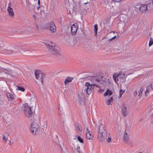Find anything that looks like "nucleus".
Returning <instances> with one entry per match:
<instances>
[{
	"label": "nucleus",
	"mask_w": 153,
	"mask_h": 153,
	"mask_svg": "<svg viewBox=\"0 0 153 153\" xmlns=\"http://www.w3.org/2000/svg\"><path fill=\"white\" fill-rule=\"evenodd\" d=\"M77 128L79 131H81L82 130V127L80 126V124H78L77 126Z\"/></svg>",
	"instance_id": "34"
},
{
	"label": "nucleus",
	"mask_w": 153,
	"mask_h": 153,
	"mask_svg": "<svg viewBox=\"0 0 153 153\" xmlns=\"http://www.w3.org/2000/svg\"><path fill=\"white\" fill-rule=\"evenodd\" d=\"M105 37L104 36V37H103V38H102V40L103 39H105Z\"/></svg>",
	"instance_id": "53"
},
{
	"label": "nucleus",
	"mask_w": 153,
	"mask_h": 153,
	"mask_svg": "<svg viewBox=\"0 0 153 153\" xmlns=\"http://www.w3.org/2000/svg\"><path fill=\"white\" fill-rule=\"evenodd\" d=\"M78 27L77 25L73 24L71 27V31L72 35H75L77 31Z\"/></svg>",
	"instance_id": "10"
},
{
	"label": "nucleus",
	"mask_w": 153,
	"mask_h": 153,
	"mask_svg": "<svg viewBox=\"0 0 153 153\" xmlns=\"http://www.w3.org/2000/svg\"><path fill=\"white\" fill-rule=\"evenodd\" d=\"M19 51V48L18 46H16L14 47L13 49L12 50V52H17Z\"/></svg>",
	"instance_id": "24"
},
{
	"label": "nucleus",
	"mask_w": 153,
	"mask_h": 153,
	"mask_svg": "<svg viewBox=\"0 0 153 153\" xmlns=\"http://www.w3.org/2000/svg\"><path fill=\"white\" fill-rule=\"evenodd\" d=\"M38 4H39H39H40V1H39V0H38Z\"/></svg>",
	"instance_id": "48"
},
{
	"label": "nucleus",
	"mask_w": 153,
	"mask_h": 153,
	"mask_svg": "<svg viewBox=\"0 0 153 153\" xmlns=\"http://www.w3.org/2000/svg\"><path fill=\"white\" fill-rule=\"evenodd\" d=\"M77 148H78V149H80V148H79H79H78V147H77Z\"/></svg>",
	"instance_id": "56"
},
{
	"label": "nucleus",
	"mask_w": 153,
	"mask_h": 153,
	"mask_svg": "<svg viewBox=\"0 0 153 153\" xmlns=\"http://www.w3.org/2000/svg\"><path fill=\"white\" fill-rule=\"evenodd\" d=\"M77 148H78V149H80V148H79H79H78V147H77Z\"/></svg>",
	"instance_id": "57"
},
{
	"label": "nucleus",
	"mask_w": 153,
	"mask_h": 153,
	"mask_svg": "<svg viewBox=\"0 0 153 153\" xmlns=\"http://www.w3.org/2000/svg\"><path fill=\"white\" fill-rule=\"evenodd\" d=\"M62 125L63 127L64 128V131L65 132V134H69V130L68 129V127L67 125L65 123V121H64L62 122Z\"/></svg>",
	"instance_id": "13"
},
{
	"label": "nucleus",
	"mask_w": 153,
	"mask_h": 153,
	"mask_svg": "<svg viewBox=\"0 0 153 153\" xmlns=\"http://www.w3.org/2000/svg\"><path fill=\"white\" fill-rule=\"evenodd\" d=\"M86 138L88 140H92L93 138V136L91 134L90 132H86L85 134Z\"/></svg>",
	"instance_id": "16"
},
{
	"label": "nucleus",
	"mask_w": 153,
	"mask_h": 153,
	"mask_svg": "<svg viewBox=\"0 0 153 153\" xmlns=\"http://www.w3.org/2000/svg\"><path fill=\"white\" fill-rule=\"evenodd\" d=\"M129 135L130 131L128 129H127L126 128L125 133L124 134L123 139L127 143V140L129 138Z\"/></svg>",
	"instance_id": "9"
},
{
	"label": "nucleus",
	"mask_w": 153,
	"mask_h": 153,
	"mask_svg": "<svg viewBox=\"0 0 153 153\" xmlns=\"http://www.w3.org/2000/svg\"><path fill=\"white\" fill-rule=\"evenodd\" d=\"M151 108H153V104H152V105H151Z\"/></svg>",
	"instance_id": "51"
},
{
	"label": "nucleus",
	"mask_w": 153,
	"mask_h": 153,
	"mask_svg": "<svg viewBox=\"0 0 153 153\" xmlns=\"http://www.w3.org/2000/svg\"><path fill=\"white\" fill-rule=\"evenodd\" d=\"M31 108L32 107H29L27 104H25L24 111L27 116H28V117H30L32 114L33 111L31 110Z\"/></svg>",
	"instance_id": "7"
},
{
	"label": "nucleus",
	"mask_w": 153,
	"mask_h": 153,
	"mask_svg": "<svg viewBox=\"0 0 153 153\" xmlns=\"http://www.w3.org/2000/svg\"><path fill=\"white\" fill-rule=\"evenodd\" d=\"M111 141V138L110 137H108V139L107 140V141L108 142H109Z\"/></svg>",
	"instance_id": "44"
},
{
	"label": "nucleus",
	"mask_w": 153,
	"mask_h": 153,
	"mask_svg": "<svg viewBox=\"0 0 153 153\" xmlns=\"http://www.w3.org/2000/svg\"><path fill=\"white\" fill-rule=\"evenodd\" d=\"M94 35L95 36H96L97 34V31L98 30L97 25V24H95L94 25Z\"/></svg>",
	"instance_id": "23"
},
{
	"label": "nucleus",
	"mask_w": 153,
	"mask_h": 153,
	"mask_svg": "<svg viewBox=\"0 0 153 153\" xmlns=\"http://www.w3.org/2000/svg\"><path fill=\"white\" fill-rule=\"evenodd\" d=\"M122 0H112V1L116 2H120Z\"/></svg>",
	"instance_id": "40"
},
{
	"label": "nucleus",
	"mask_w": 153,
	"mask_h": 153,
	"mask_svg": "<svg viewBox=\"0 0 153 153\" xmlns=\"http://www.w3.org/2000/svg\"><path fill=\"white\" fill-rule=\"evenodd\" d=\"M88 3V2H87V3H84V5H85V4H87Z\"/></svg>",
	"instance_id": "52"
},
{
	"label": "nucleus",
	"mask_w": 153,
	"mask_h": 153,
	"mask_svg": "<svg viewBox=\"0 0 153 153\" xmlns=\"http://www.w3.org/2000/svg\"><path fill=\"white\" fill-rule=\"evenodd\" d=\"M138 153H141V152H139Z\"/></svg>",
	"instance_id": "59"
},
{
	"label": "nucleus",
	"mask_w": 153,
	"mask_h": 153,
	"mask_svg": "<svg viewBox=\"0 0 153 153\" xmlns=\"http://www.w3.org/2000/svg\"><path fill=\"white\" fill-rule=\"evenodd\" d=\"M153 44V39L151 37L149 42V47L151 46Z\"/></svg>",
	"instance_id": "26"
},
{
	"label": "nucleus",
	"mask_w": 153,
	"mask_h": 153,
	"mask_svg": "<svg viewBox=\"0 0 153 153\" xmlns=\"http://www.w3.org/2000/svg\"><path fill=\"white\" fill-rule=\"evenodd\" d=\"M3 69L4 70V71H3V72L7 74H10L13 73V71L10 69H6L3 68Z\"/></svg>",
	"instance_id": "20"
},
{
	"label": "nucleus",
	"mask_w": 153,
	"mask_h": 153,
	"mask_svg": "<svg viewBox=\"0 0 153 153\" xmlns=\"http://www.w3.org/2000/svg\"><path fill=\"white\" fill-rule=\"evenodd\" d=\"M139 9L140 11L142 13L145 12L147 10V6L146 4H141Z\"/></svg>",
	"instance_id": "12"
},
{
	"label": "nucleus",
	"mask_w": 153,
	"mask_h": 153,
	"mask_svg": "<svg viewBox=\"0 0 153 153\" xmlns=\"http://www.w3.org/2000/svg\"><path fill=\"white\" fill-rule=\"evenodd\" d=\"M0 10H1V2H0Z\"/></svg>",
	"instance_id": "50"
},
{
	"label": "nucleus",
	"mask_w": 153,
	"mask_h": 153,
	"mask_svg": "<svg viewBox=\"0 0 153 153\" xmlns=\"http://www.w3.org/2000/svg\"><path fill=\"white\" fill-rule=\"evenodd\" d=\"M135 94H137V91H135Z\"/></svg>",
	"instance_id": "55"
},
{
	"label": "nucleus",
	"mask_w": 153,
	"mask_h": 153,
	"mask_svg": "<svg viewBox=\"0 0 153 153\" xmlns=\"http://www.w3.org/2000/svg\"><path fill=\"white\" fill-rule=\"evenodd\" d=\"M6 95L9 100L11 101L13 99L14 97L13 95L10 93L7 92Z\"/></svg>",
	"instance_id": "19"
},
{
	"label": "nucleus",
	"mask_w": 153,
	"mask_h": 153,
	"mask_svg": "<svg viewBox=\"0 0 153 153\" xmlns=\"http://www.w3.org/2000/svg\"><path fill=\"white\" fill-rule=\"evenodd\" d=\"M36 121H34L31 124L30 131L33 134H36L38 132V127Z\"/></svg>",
	"instance_id": "6"
},
{
	"label": "nucleus",
	"mask_w": 153,
	"mask_h": 153,
	"mask_svg": "<svg viewBox=\"0 0 153 153\" xmlns=\"http://www.w3.org/2000/svg\"><path fill=\"white\" fill-rule=\"evenodd\" d=\"M149 90L147 88L146 90V91H145L146 96V95H147L146 94L148 93L149 92Z\"/></svg>",
	"instance_id": "45"
},
{
	"label": "nucleus",
	"mask_w": 153,
	"mask_h": 153,
	"mask_svg": "<svg viewBox=\"0 0 153 153\" xmlns=\"http://www.w3.org/2000/svg\"><path fill=\"white\" fill-rule=\"evenodd\" d=\"M143 91V88H141L140 89V91L139 92L138 96L139 97H141L142 95V92Z\"/></svg>",
	"instance_id": "27"
},
{
	"label": "nucleus",
	"mask_w": 153,
	"mask_h": 153,
	"mask_svg": "<svg viewBox=\"0 0 153 153\" xmlns=\"http://www.w3.org/2000/svg\"><path fill=\"white\" fill-rule=\"evenodd\" d=\"M11 32H12V29H8V30H7V33L8 34H11Z\"/></svg>",
	"instance_id": "37"
},
{
	"label": "nucleus",
	"mask_w": 153,
	"mask_h": 153,
	"mask_svg": "<svg viewBox=\"0 0 153 153\" xmlns=\"http://www.w3.org/2000/svg\"><path fill=\"white\" fill-rule=\"evenodd\" d=\"M125 91H123L122 90V89H120V97H122V95L123 94L124 92Z\"/></svg>",
	"instance_id": "32"
},
{
	"label": "nucleus",
	"mask_w": 153,
	"mask_h": 153,
	"mask_svg": "<svg viewBox=\"0 0 153 153\" xmlns=\"http://www.w3.org/2000/svg\"><path fill=\"white\" fill-rule=\"evenodd\" d=\"M112 101L113 98L111 97L107 100L106 103L107 105H109L111 104V102H112Z\"/></svg>",
	"instance_id": "21"
},
{
	"label": "nucleus",
	"mask_w": 153,
	"mask_h": 153,
	"mask_svg": "<svg viewBox=\"0 0 153 153\" xmlns=\"http://www.w3.org/2000/svg\"><path fill=\"white\" fill-rule=\"evenodd\" d=\"M108 95L109 94V96H111V95L112 94H113L112 92L111 91L109 90L108 89Z\"/></svg>",
	"instance_id": "38"
},
{
	"label": "nucleus",
	"mask_w": 153,
	"mask_h": 153,
	"mask_svg": "<svg viewBox=\"0 0 153 153\" xmlns=\"http://www.w3.org/2000/svg\"><path fill=\"white\" fill-rule=\"evenodd\" d=\"M39 8H40V7L39 6V7H37V9L38 10L39 9Z\"/></svg>",
	"instance_id": "54"
},
{
	"label": "nucleus",
	"mask_w": 153,
	"mask_h": 153,
	"mask_svg": "<svg viewBox=\"0 0 153 153\" xmlns=\"http://www.w3.org/2000/svg\"><path fill=\"white\" fill-rule=\"evenodd\" d=\"M108 89L105 92L104 94V96L105 97L107 95H108Z\"/></svg>",
	"instance_id": "39"
},
{
	"label": "nucleus",
	"mask_w": 153,
	"mask_h": 153,
	"mask_svg": "<svg viewBox=\"0 0 153 153\" xmlns=\"http://www.w3.org/2000/svg\"><path fill=\"white\" fill-rule=\"evenodd\" d=\"M150 86L151 89L153 90V82L151 83L150 84Z\"/></svg>",
	"instance_id": "43"
},
{
	"label": "nucleus",
	"mask_w": 153,
	"mask_h": 153,
	"mask_svg": "<svg viewBox=\"0 0 153 153\" xmlns=\"http://www.w3.org/2000/svg\"><path fill=\"white\" fill-rule=\"evenodd\" d=\"M102 78V76H100L99 75H97L94 76H90L88 77V79L91 80L92 83H94L97 82H100Z\"/></svg>",
	"instance_id": "5"
},
{
	"label": "nucleus",
	"mask_w": 153,
	"mask_h": 153,
	"mask_svg": "<svg viewBox=\"0 0 153 153\" xmlns=\"http://www.w3.org/2000/svg\"><path fill=\"white\" fill-rule=\"evenodd\" d=\"M88 127H86L87 132H90V131L88 130Z\"/></svg>",
	"instance_id": "47"
},
{
	"label": "nucleus",
	"mask_w": 153,
	"mask_h": 153,
	"mask_svg": "<svg viewBox=\"0 0 153 153\" xmlns=\"http://www.w3.org/2000/svg\"><path fill=\"white\" fill-rule=\"evenodd\" d=\"M86 87V91L87 94L89 95L91 94L93 91L94 87L92 84H91L88 82H86L85 84Z\"/></svg>",
	"instance_id": "3"
},
{
	"label": "nucleus",
	"mask_w": 153,
	"mask_h": 153,
	"mask_svg": "<svg viewBox=\"0 0 153 153\" xmlns=\"http://www.w3.org/2000/svg\"><path fill=\"white\" fill-rule=\"evenodd\" d=\"M46 26L49 29L51 33H54L56 31V27L53 22L47 24Z\"/></svg>",
	"instance_id": "8"
},
{
	"label": "nucleus",
	"mask_w": 153,
	"mask_h": 153,
	"mask_svg": "<svg viewBox=\"0 0 153 153\" xmlns=\"http://www.w3.org/2000/svg\"><path fill=\"white\" fill-rule=\"evenodd\" d=\"M33 21L35 23L37 22V18L36 16L35 15H33Z\"/></svg>",
	"instance_id": "35"
},
{
	"label": "nucleus",
	"mask_w": 153,
	"mask_h": 153,
	"mask_svg": "<svg viewBox=\"0 0 153 153\" xmlns=\"http://www.w3.org/2000/svg\"><path fill=\"white\" fill-rule=\"evenodd\" d=\"M79 153H80L79 152Z\"/></svg>",
	"instance_id": "60"
},
{
	"label": "nucleus",
	"mask_w": 153,
	"mask_h": 153,
	"mask_svg": "<svg viewBox=\"0 0 153 153\" xmlns=\"http://www.w3.org/2000/svg\"><path fill=\"white\" fill-rule=\"evenodd\" d=\"M126 75L125 74H123L122 75V76L120 77L122 81H121V82H125L126 81Z\"/></svg>",
	"instance_id": "22"
},
{
	"label": "nucleus",
	"mask_w": 153,
	"mask_h": 153,
	"mask_svg": "<svg viewBox=\"0 0 153 153\" xmlns=\"http://www.w3.org/2000/svg\"><path fill=\"white\" fill-rule=\"evenodd\" d=\"M92 84V85H93V87H94V86H95L97 87H98V88H100V87L99 85L96 84L95 83H93V84Z\"/></svg>",
	"instance_id": "41"
},
{
	"label": "nucleus",
	"mask_w": 153,
	"mask_h": 153,
	"mask_svg": "<svg viewBox=\"0 0 153 153\" xmlns=\"http://www.w3.org/2000/svg\"><path fill=\"white\" fill-rule=\"evenodd\" d=\"M11 3H9V4H8V7H10V6H11Z\"/></svg>",
	"instance_id": "49"
},
{
	"label": "nucleus",
	"mask_w": 153,
	"mask_h": 153,
	"mask_svg": "<svg viewBox=\"0 0 153 153\" xmlns=\"http://www.w3.org/2000/svg\"><path fill=\"white\" fill-rule=\"evenodd\" d=\"M52 43L50 42V43H47L46 45L48 49L52 54L56 55L59 54L60 49L58 46L53 45Z\"/></svg>",
	"instance_id": "2"
},
{
	"label": "nucleus",
	"mask_w": 153,
	"mask_h": 153,
	"mask_svg": "<svg viewBox=\"0 0 153 153\" xmlns=\"http://www.w3.org/2000/svg\"><path fill=\"white\" fill-rule=\"evenodd\" d=\"M122 75V73L121 72H120L118 74H114L113 75V78L115 82L118 84L117 81L118 80V79L117 78L118 77L121 76Z\"/></svg>",
	"instance_id": "14"
},
{
	"label": "nucleus",
	"mask_w": 153,
	"mask_h": 153,
	"mask_svg": "<svg viewBox=\"0 0 153 153\" xmlns=\"http://www.w3.org/2000/svg\"><path fill=\"white\" fill-rule=\"evenodd\" d=\"M12 50H11V51L8 50L7 51V53H8V54L10 53H12Z\"/></svg>",
	"instance_id": "46"
},
{
	"label": "nucleus",
	"mask_w": 153,
	"mask_h": 153,
	"mask_svg": "<svg viewBox=\"0 0 153 153\" xmlns=\"http://www.w3.org/2000/svg\"><path fill=\"white\" fill-rule=\"evenodd\" d=\"M3 140L4 141H6L7 139V138L4 135H2Z\"/></svg>",
	"instance_id": "36"
},
{
	"label": "nucleus",
	"mask_w": 153,
	"mask_h": 153,
	"mask_svg": "<svg viewBox=\"0 0 153 153\" xmlns=\"http://www.w3.org/2000/svg\"><path fill=\"white\" fill-rule=\"evenodd\" d=\"M73 79V78L70 76L67 77L65 79L64 82L65 84H67L68 83L71 82Z\"/></svg>",
	"instance_id": "17"
},
{
	"label": "nucleus",
	"mask_w": 153,
	"mask_h": 153,
	"mask_svg": "<svg viewBox=\"0 0 153 153\" xmlns=\"http://www.w3.org/2000/svg\"><path fill=\"white\" fill-rule=\"evenodd\" d=\"M35 23L36 26V28L39 31H41L42 30V29L40 26H39L37 24V22Z\"/></svg>",
	"instance_id": "28"
},
{
	"label": "nucleus",
	"mask_w": 153,
	"mask_h": 153,
	"mask_svg": "<svg viewBox=\"0 0 153 153\" xmlns=\"http://www.w3.org/2000/svg\"><path fill=\"white\" fill-rule=\"evenodd\" d=\"M83 100L84 98L83 97H80L79 96V101L80 103L83 101Z\"/></svg>",
	"instance_id": "33"
},
{
	"label": "nucleus",
	"mask_w": 153,
	"mask_h": 153,
	"mask_svg": "<svg viewBox=\"0 0 153 153\" xmlns=\"http://www.w3.org/2000/svg\"><path fill=\"white\" fill-rule=\"evenodd\" d=\"M9 14L10 16H14V13L11 7H8L7 9Z\"/></svg>",
	"instance_id": "15"
},
{
	"label": "nucleus",
	"mask_w": 153,
	"mask_h": 153,
	"mask_svg": "<svg viewBox=\"0 0 153 153\" xmlns=\"http://www.w3.org/2000/svg\"><path fill=\"white\" fill-rule=\"evenodd\" d=\"M98 137L100 141H103L105 136L107 135V131L106 128L104 125L101 124L99 126L98 129Z\"/></svg>",
	"instance_id": "1"
},
{
	"label": "nucleus",
	"mask_w": 153,
	"mask_h": 153,
	"mask_svg": "<svg viewBox=\"0 0 153 153\" xmlns=\"http://www.w3.org/2000/svg\"><path fill=\"white\" fill-rule=\"evenodd\" d=\"M41 76V82L42 83H43V79L45 77V75L44 74H43L41 73V75H40Z\"/></svg>",
	"instance_id": "31"
},
{
	"label": "nucleus",
	"mask_w": 153,
	"mask_h": 153,
	"mask_svg": "<svg viewBox=\"0 0 153 153\" xmlns=\"http://www.w3.org/2000/svg\"><path fill=\"white\" fill-rule=\"evenodd\" d=\"M78 140L81 143H83V139L79 136H78L77 137Z\"/></svg>",
	"instance_id": "29"
},
{
	"label": "nucleus",
	"mask_w": 153,
	"mask_h": 153,
	"mask_svg": "<svg viewBox=\"0 0 153 153\" xmlns=\"http://www.w3.org/2000/svg\"><path fill=\"white\" fill-rule=\"evenodd\" d=\"M31 30V28L30 27H28L27 30V34L32 33Z\"/></svg>",
	"instance_id": "30"
},
{
	"label": "nucleus",
	"mask_w": 153,
	"mask_h": 153,
	"mask_svg": "<svg viewBox=\"0 0 153 153\" xmlns=\"http://www.w3.org/2000/svg\"><path fill=\"white\" fill-rule=\"evenodd\" d=\"M102 84L104 86H107L110 84V82L108 78H105L102 76Z\"/></svg>",
	"instance_id": "11"
},
{
	"label": "nucleus",
	"mask_w": 153,
	"mask_h": 153,
	"mask_svg": "<svg viewBox=\"0 0 153 153\" xmlns=\"http://www.w3.org/2000/svg\"><path fill=\"white\" fill-rule=\"evenodd\" d=\"M77 148H78V149H80V148H79H79H78V147H77Z\"/></svg>",
	"instance_id": "58"
},
{
	"label": "nucleus",
	"mask_w": 153,
	"mask_h": 153,
	"mask_svg": "<svg viewBox=\"0 0 153 153\" xmlns=\"http://www.w3.org/2000/svg\"><path fill=\"white\" fill-rule=\"evenodd\" d=\"M116 38V36H114V37H112L111 39H109V41H110L114 39H115Z\"/></svg>",
	"instance_id": "42"
},
{
	"label": "nucleus",
	"mask_w": 153,
	"mask_h": 153,
	"mask_svg": "<svg viewBox=\"0 0 153 153\" xmlns=\"http://www.w3.org/2000/svg\"><path fill=\"white\" fill-rule=\"evenodd\" d=\"M16 87L17 88V89H18L21 91H24L25 90L24 88L22 87H20L17 85L16 86Z\"/></svg>",
	"instance_id": "25"
},
{
	"label": "nucleus",
	"mask_w": 153,
	"mask_h": 153,
	"mask_svg": "<svg viewBox=\"0 0 153 153\" xmlns=\"http://www.w3.org/2000/svg\"><path fill=\"white\" fill-rule=\"evenodd\" d=\"M121 111L124 117H126L129 111V108L127 105L123 103L121 105Z\"/></svg>",
	"instance_id": "4"
},
{
	"label": "nucleus",
	"mask_w": 153,
	"mask_h": 153,
	"mask_svg": "<svg viewBox=\"0 0 153 153\" xmlns=\"http://www.w3.org/2000/svg\"><path fill=\"white\" fill-rule=\"evenodd\" d=\"M36 78L38 79L41 75V73L40 71L36 70L34 72Z\"/></svg>",
	"instance_id": "18"
}]
</instances>
